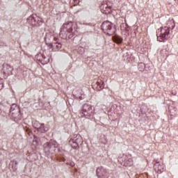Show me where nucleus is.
<instances>
[{
    "label": "nucleus",
    "mask_w": 178,
    "mask_h": 178,
    "mask_svg": "<svg viewBox=\"0 0 178 178\" xmlns=\"http://www.w3.org/2000/svg\"><path fill=\"white\" fill-rule=\"evenodd\" d=\"M33 127H35V129H36L38 131H40V133H46V131L49 130L48 127H45V124H41L38 121L33 123Z\"/></svg>",
    "instance_id": "6"
},
{
    "label": "nucleus",
    "mask_w": 178,
    "mask_h": 178,
    "mask_svg": "<svg viewBox=\"0 0 178 178\" xmlns=\"http://www.w3.org/2000/svg\"><path fill=\"white\" fill-rule=\"evenodd\" d=\"M76 33L77 24L76 23L70 22L63 25L60 29V36L61 37V38H63L65 40L67 38V35L69 38H72V37L74 35H76Z\"/></svg>",
    "instance_id": "1"
},
{
    "label": "nucleus",
    "mask_w": 178,
    "mask_h": 178,
    "mask_svg": "<svg viewBox=\"0 0 178 178\" xmlns=\"http://www.w3.org/2000/svg\"><path fill=\"white\" fill-rule=\"evenodd\" d=\"M49 47L50 49H52L53 51H59L62 48V44L59 42H56L54 44H49Z\"/></svg>",
    "instance_id": "10"
},
{
    "label": "nucleus",
    "mask_w": 178,
    "mask_h": 178,
    "mask_svg": "<svg viewBox=\"0 0 178 178\" xmlns=\"http://www.w3.org/2000/svg\"><path fill=\"white\" fill-rule=\"evenodd\" d=\"M12 72H13V67L8 64L3 65V72L5 77H8L12 74Z\"/></svg>",
    "instance_id": "7"
},
{
    "label": "nucleus",
    "mask_w": 178,
    "mask_h": 178,
    "mask_svg": "<svg viewBox=\"0 0 178 178\" xmlns=\"http://www.w3.org/2000/svg\"><path fill=\"white\" fill-rule=\"evenodd\" d=\"M70 144L72 148H79V139H71L70 140Z\"/></svg>",
    "instance_id": "11"
},
{
    "label": "nucleus",
    "mask_w": 178,
    "mask_h": 178,
    "mask_svg": "<svg viewBox=\"0 0 178 178\" xmlns=\"http://www.w3.org/2000/svg\"><path fill=\"white\" fill-rule=\"evenodd\" d=\"M44 151L46 152H51V151H55L58 145L55 142L46 143L43 145Z\"/></svg>",
    "instance_id": "5"
},
{
    "label": "nucleus",
    "mask_w": 178,
    "mask_h": 178,
    "mask_svg": "<svg viewBox=\"0 0 178 178\" xmlns=\"http://www.w3.org/2000/svg\"><path fill=\"white\" fill-rule=\"evenodd\" d=\"M15 109H18L17 105H16L15 104H12L10 110V112H13L12 115H15Z\"/></svg>",
    "instance_id": "14"
},
{
    "label": "nucleus",
    "mask_w": 178,
    "mask_h": 178,
    "mask_svg": "<svg viewBox=\"0 0 178 178\" xmlns=\"http://www.w3.org/2000/svg\"><path fill=\"white\" fill-rule=\"evenodd\" d=\"M33 145H38V138L34 136L33 140Z\"/></svg>",
    "instance_id": "15"
},
{
    "label": "nucleus",
    "mask_w": 178,
    "mask_h": 178,
    "mask_svg": "<svg viewBox=\"0 0 178 178\" xmlns=\"http://www.w3.org/2000/svg\"><path fill=\"white\" fill-rule=\"evenodd\" d=\"M31 20L32 24H33V26H38L37 19H35V18L32 17H31Z\"/></svg>",
    "instance_id": "16"
},
{
    "label": "nucleus",
    "mask_w": 178,
    "mask_h": 178,
    "mask_svg": "<svg viewBox=\"0 0 178 178\" xmlns=\"http://www.w3.org/2000/svg\"><path fill=\"white\" fill-rule=\"evenodd\" d=\"M169 34H170V28L168 26L161 27L157 30V40L160 42H163L165 40H168Z\"/></svg>",
    "instance_id": "2"
},
{
    "label": "nucleus",
    "mask_w": 178,
    "mask_h": 178,
    "mask_svg": "<svg viewBox=\"0 0 178 178\" xmlns=\"http://www.w3.org/2000/svg\"><path fill=\"white\" fill-rule=\"evenodd\" d=\"M82 115L87 119L91 118V115H92V106L88 104H84Z\"/></svg>",
    "instance_id": "4"
},
{
    "label": "nucleus",
    "mask_w": 178,
    "mask_h": 178,
    "mask_svg": "<svg viewBox=\"0 0 178 178\" xmlns=\"http://www.w3.org/2000/svg\"><path fill=\"white\" fill-rule=\"evenodd\" d=\"M96 173L98 177L106 178V170L102 167L97 168Z\"/></svg>",
    "instance_id": "8"
},
{
    "label": "nucleus",
    "mask_w": 178,
    "mask_h": 178,
    "mask_svg": "<svg viewBox=\"0 0 178 178\" xmlns=\"http://www.w3.org/2000/svg\"><path fill=\"white\" fill-rule=\"evenodd\" d=\"M102 29L105 34H108V35H112L116 31V29H115V25L109 21H105L102 23Z\"/></svg>",
    "instance_id": "3"
},
{
    "label": "nucleus",
    "mask_w": 178,
    "mask_h": 178,
    "mask_svg": "<svg viewBox=\"0 0 178 178\" xmlns=\"http://www.w3.org/2000/svg\"><path fill=\"white\" fill-rule=\"evenodd\" d=\"M113 40L116 43V44H122L123 42V38L122 37L115 35L113 37Z\"/></svg>",
    "instance_id": "12"
},
{
    "label": "nucleus",
    "mask_w": 178,
    "mask_h": 178,
    "mask_svg": "<svg viewBox=\"0 0 178 178\" xmlns=\"http://www.w3.org/2000/svg\"><path fill=\"white\" fill-rule=\"evenodd\" d=\"M96 84L98 90H102L105 87V83L101 80L97 81Z\"/></svg>",
    "instance_id": "13"
},
{
    "label": "nucleus",
    "mask_w": 178,
    "mask_h": 178,
    "mask_svg": "<svg viewBox=\"0 0 178 178\" xmlns=\"http://www.w3.org/2000/svg\"><path fill=\"white\" fill-rule=\"evenodd\" d=\"M154 168L156 173H162V172H163V169H165V165H163V164H160L159 162H157L154 164Z\"/></svg>",
    "instance_id": "9"
}]
</instances>
